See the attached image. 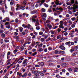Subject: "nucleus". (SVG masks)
Here are the masks:
<instances>
[{"instance_id": "nucleus-36", "label": "nucleus", "mask_w": 78, "mask_h": 78, "mask_svg": "<svg viewBox=\"0 0 78 78\" xmlns=\"http://www.w3.org/2000/svg\"><path fill=\"white\" fill-rule=\"evenodd\" d=\"M61 31V29L60 28H58L57 30V31H58V33H60V32Z\"/></svg>"}, {"instance_id": "nucleus-43", "label": "nucleus", "mask_w": 78, "mask_h": 78, "mask_svg": "<svg viewBox=\"0 0 78 78\" xmlns=\"http://www.w3.org/2000/svg\"><path fill=\"white\" fill-rule=\"evenodd\" d=\"M36 29L37 30H40L41 29V28L39 26L37 27L36 28Z\"/></svg>"}, {"instance_id": "nucleus-26", "label": "nucleus", "mask_w": 78, "mask_h": 78, "mask_svg": "<svg viewBox=\"0 0 78 78\" xmlns=\"http://www.w3.org/2000/svg\"><path fill=\"white\" fill-rule=\"evenodd\" d=\"M40 41L42 42H43L45 41V39L44 38H42L41 39Z\"/></svg>"}, {"instance_id": "nucleus-9", "label": "nucleus", "mask_w": 78, "mask_h": 78, "mask_svg": "<svg viewBox=\"0 0 78 78\" xmlns=\"http://www.w3.org/2000/svg\"><path fill=\"white\" fill-rule=\"evenodd\" d=\"M42 37H44V39H47V37H48V35H45L44 34H43L42 35Z\"/></svg>"}, {"instance_id": "nucleus-53", "label": "nucleus", "mask_w": 78, "mask_h": 78, "mask_svg": "<svg viewBox=\"0 0 78 78\" xmlns=\"http://www.w3.org/2000/svg\"><path fill=\"white\" fill-rule=\"evenodd\" d=\"M48 49L49 50H52V48H51V47H48Z\"/></svg>"}, {"instance_id": "nucleus-1", "label": "nucleus", "mask_w": 78, "mask_h": 78, "mask_svg": "<svg viewBox=\"0 0 78 78\" xmlns=\"http://www.w3.org/2000/svg\"><path fill=\"white\" fill-rule=\"evenodd\" d=\"M73 12L74 13L76 12V9H78V2L77 1L75 2L74 4L73 5Z\"/></svg>"}, {"instance_id": "nucleus-30", "label": "nucleus", "mask_w": 78, "mask_h": 78, "mask_svg": "<svg viewBox=\"0 0 78 78\" xmlns=\"http://www.w3.org/2000/svg\"><path fill=\"white\" fill-rule=\"evenodd\" d=\"M76 53L75 52L72 54V56H76Z\"/></svg>"}, {"instance_id": "nucleus-50", "label": "nucleus", "mask_w": 78, "mask_h": 78, "mask_svg": "<svg viewBox=\"0 0 78 78\" xmlns=\"http://www.w3.org/2000/svg\"><path fill=\"white\" fill-rule=\"evenodd\" d=\"M9 75V72H8L7 73H6V75H5V76H6V77H7V76H8V75Z\"/></svg>"}, {"instance_id": "nucleus-13", "label": "nucleus", "mask_w": 78, "mask_h": 78, "mask_svg": "<svg viewBox=\"0 0 78 78\" xmlns=\"http://www.w3.org/2000/svg\"><path fill=\"white\" fill-rule=\"evenodd\" d=\"M59 1H58V0H56L55 2V4L56 5H59Z\"/></svg>"}, {"instance_id": "nucleus-45", "label": "nucleus", "mask_w": 78, "mask_h": 78, "mask_svg": "<svg viewBox=\"0 0 78 78\" xmlns=\"http://www.w3.org/2000/svg\"><path fill=\"white\" fill-rule=\"evenodd\" d=\"M55 31H53L51 30V34H54V33H55Z\"/></svg>"}, {"instance_id": "nucleus-60", "label": "nucleus", "mask_w": 78, "mask_h": 78, "mask_svg": "<svg viewBox=\"0 0 78 78\" xmlns=\"http://www.w3.org/2000/svg\"><path fill=\"white\" fill-rule=\"evenodd\" d=\"M74 51V49H73V48L71 49L70 50V52H73V51Z\"/></svg>"}, {"instance_id": "nucleus-16", "label": "nucleus", "mask_w": 78, "mask_h": 78, "mask_svg": "<svg viewBox=\"0 0 78 78\" xmlns=\"http://www.w3.org/2000/svg\"><path fill=\"white\" fill-rule=\"evenodd\" d=\"M4 41L5 42H6V43L9 42V40H8V39H6V38L5 39Z\"/></svg>"}, {"instance_id": "nucleus-23", "label": "nucleus", "mask_w": 78, "mask_h": 78, "mask_svg": "<svg viewBox=\"0 0 78 78\" xmlns=\"http://www.w3.org/2000/svg\"><path fill=\"white\" fill-rule=\"evenodd\" d=\"M59 53H62V54H64L65 53V52L64 51H59Z\"/></svg>"}, {"instance_id": "nucleus-39", "label": "nucleus", "mask_w": 78, "mask_h": 78, "mask_svg": "<svg viewBox=\"0 0 78 78\" xmlns=\"http://www.w3.org/2000/svg\"><path fill=\"white\" fill-rule=\"evenodd\" d=\"M38 75H37V73H36L35 74V77H34V78H37V76Z\"/></svg>"}, {"instance_id": "nucleus-47", "label": "nucleus", "mask_w": 78, "mask_h": 78, "mask_svg": "<svg viewBox=\"0 0 78 78\" xmlns=\"http://www.w3.org/2000/svg\"><path fill=\"white\" fill-rule=\"evenodd\" d=\"M5 19L7 20V21H9V19L8 18V17H6Z\"/></svg>"}, {"instance_id": "nucleus-48", "label": "nucleus", "mask_w": 78, "mask_h": 78, "mask_svg": "<svg viewBox=\"0 0 78 78\" xmlns=\"http://www.w3.org/2000/svg\"><path fill=\"white\" fill-rule=\"evenodd\" d=\"M40 64L41 66H43L44 65V63L43 62H41L40 63Z\"/></svg>"}, {"instance_id": "nucleus-2", "label": "nucleus", "mask_w": 78, "mask_h": 78, "mask_svg": "<svg viewBox=\"0 0 78 78\" xmlns=\"http://www.w3.org/2000/svg\"><path fill=\"white\" fill-rule=\"evenodd\" d=\"M44 27L46 30H48L49 29H51L52 28V26L51 25H49V24H46V23H44Z\"/></svg>"}, {"instance_id": "nucleus-56", "label": "nucleus", "mask_w": 78, "mask_h": 78, "mask_svg": "<svg viewBox=\"0 0 78 78\" xmlns=\"http://www.w3.org/2000/svg\"><path fill=\"white\" fill-rule=\"evenodd\" d=\"M10 54H11V52H10V51H8L7 53V56H9V55H10Z\"/></svg>"}, {"instance_id": "nucleus-27", "label": "nucleus", "mask_w": 78, "mask_h": 78, "mask_svg": "<svg viewBox=\"0 0 78 78\" xmlns=\"http://www.w3.org/2000/svg\"><path fill=\"white\" fill-rule=\"evenodd\" d=\"M70 43H71V42H70V41H69L68 42H66V43L65 44L66 45H69V44H70Z\"/></svg>"}, {"instance_id": "nucleus-7", "label": "nucleus", "mask_w": 78, "mask_h": 78, "mask_svg": "<svg viewBox=\"0 0 78 78\" xmlns=\"http://www.w3.org/2000/svg\"><path fill=\"white\" fill-rule=\"evenodd\" d=\"M37 2L38 3H40V2H41L42 3H44L45 2V0H38Z\"/></svg>"}, {"instance_id": "nucleus-49", "label": "nucleus", "mask_w": 78, "mask_h": 78, "mask_svg": "<svg viewBox=\"0 0 78 78\" xmlns=\"http://www.w3.org/2000/svg\"><path fill=\"white\" fill-rule=\"evenodd\" d=\"M14 34L15 36H17V35H18V33L16 32H15Z\"/></svg>"}, {"instance_id": "nucleus-54", "label": "nucleus", "mask_w": 78, "mask_h": 78, "mask_svg": "<svg viewBox=\"0 0 78 78\" xmlns=\"http://www.w3.org/2000/svg\"><path fill=\"white\" fill-rule=\"evenodd\" d=\"M71 20H72V21H74V20H75V18L73 17L71 19Z\"/></svg>"}, {"instance_id": "nucleus-33", "label": "nucleus", "mask_w": 78, "mask_h": 78, "mask_svg": "<svg viewBox=\"0 0 78 78\" xmlns=\"http://www.w3.org/2000/svg\"><path fill=\"white\" fill-rule=\"evenodd\" d=\"M37 12V11L36 10H34L32 11V14H36Z\"/></svg>"}, {"instance_id": "nucleus-40", "label": "nucleus", "mask_w": 78, "mask_h": 78, "mask_svg": "<svg viewBox=\"0 0 78 78\" xmlns=\"http://www.w3.org/2000/svg\"><path fill=\"white\" fill-rule=\"evenodd\" d=\"M27 1L26 0H24L23 2V5H26V4H27Z\"/></svg>"}, {"instance_id": "nucleus-22", "label": "nucleus", "mask_w": 78, "mask_h": 78, "mask_svg": "<svg viewBox=\"0 0 78 78\" xmlns=\"http://www.w3.org/2000/svg\"><path fill=\"white\" fill-rule=\"evenodd\" d=\"M62 67H64V66H67V64L65 63L62 64Z\"/></svg>"}, {"instance_id": "nucleus-44", "label": "nucleus", "mask_w": 78, "mask_h": 78, "mask_svg": "<svg viewBox=\"0 0 78 78\" xmlns=\"http://www.w3.org/2000/svg\"><path fill=\"white\" fill-rule=\"evenodd\" d=\"M58 28V26H56L55 27H53L52 28V29L54 30H55V29H56V28Z\"/></svg>"}, {"instance_id": "nucleus-3", "label": "nucleus", "mask_w": 78, "mask_h": 78, "mask_svg": "<svg viewBox=\"0 0 78 78\" xmlns=\"http://www.w3.org/2000/svg\"><path fill=\"white\" fill-rule=\"evenodd\" d=\"M27 59H25L23 60V66H25L27 65Z\"/></svg>"}, {"instance_id": "nucleus-6", "label": "nucleus", "mask_w": 78, "mask_h": 78, "mask_svg": "<svg viewBox=\"0 0 78 78\" xmlns=\"http://www.w3.org/2000/svg\"><path fill=\"white\" fill-rule=\"evenodd\" d=\"M59 47L60 48H61L62 50H66V48H65V47L63 46L62 45L59 46Z\"/></svg>"}, {"instance_id": "nucleus-35", "label": "nucleus", "mask_w": 78, "mask_h": 78, "mask_svg": "<svg viewBox=\"0 0 78 78\" xmlns=\"http://www.w3.org/2000/svg\"><path fill=\"white\" fill-rule=\"evenodd\" d=\"M44 5L46 8H47V7H48V4H46V3H44Z\"/></svg>"}, {"instance_id": "nucleus-63", "label": "nucleus", "mask_w": 78, "mask_h": 78, "mask_svg": "<svg viewBox=\"0 0 78 78\" xmlns=\"http://www.w3.org/2000/svg\"><path fill=\"white\" fill-rule=\"evenodd\" d=\"M15 22L16 23H18V19L16 18L15 20Z\"/></svg>"}, {"instance_id": "nucleus-37", "label": "nucleus", "mask_w": 78, "mask_h": 78, "mask_svg": "<svg viewBox=\"0 0 78 78\" xmlns=\"http://www.w3.org/2000/svg\"><path fill=\"white\" fill-rule=\"evenodd\" d=\"M61 37V35H59L57 37V39H59Z\"/></svg>"}, {"instance_id": "nucleus-29", "label": "nucleus", "mask_w": 78, "mask_h": 78, "mask_svg": "<svg viewBox=\"0 0 78 78\" xmlns=\"http://www.w3.org/2000/svg\"><path fill=\"white\" fill-rule=\"evenodd\" d=\"M75 62L76 63L78 64V58L76 59L75 60Z\"/></svg>"}, {"instance_id": "nucleus-52", "label": "nucleus", "mask_w": 78, "mask_h": 78, "mask_svg": "<svg viewBox=\"0 0 78 78\" xmlns=\"http://www.w3.org/2000/svg\"><path fill=\"white\" fill-rule=\"evenodd\" d=\"M71 27H72V28H74V27H75V25L74 24H72L71 25Z\"/></svg>"}, {"instance_id": "nucleus-61", "label": "nucleus", "mask_w": 78, "mask_h": 78, "mask_svg": "<svg viewBox=\"0 0 78 78\" xmlns=\"http://www.w3.org/2000/svg\"><path fill=\"white\" fill-rule=\"evenodd\" d=\"M34 34L35 35H37V32L34 31Z\"/></svg>"}, {"instance_id": "nucleus-42", "label": "nucleus", "mask_w": 78, "mask_h": 78, "mask_svg": "<svg viewBox=\"0 0 78 78\" xmlns=\"http://www.w3.org/2000/svg\"><path fill=\"white\" fill-rule=\"evenodd\" d=\"M31 37H27V39L29 41H30V39H31Z\"/></svg>"}, {"instance_id": "nucleus-57", "label": "nucleus", "mask_w": 78, "mask_h": 78, "mask_svg": "<svg viewBox=\"0 0 78 78\" xmlns=\"http://www.w3.org/2000/svg\"><path fill=\"white\" fill-rule=\"evenodd\" d=\"M5 8L6 9H8V7H7V5L6 4H5Z\"/></svg>"}, {"instance_id": "nucleus-14", "label": "nucleus", "mask_w": 78, "mask_h": 78, "mask_svg": "<svg viewBox=\"0 0 78 78\" xmlns=\"http://www.w3.org/2000/svg\"><path fill=\"white\" fill-rule=\"evenodd\" d=\"M13 46L14 47H16V49H19V48L20 47V46H15L13 44Z\"/></svg>"}, {"instance_id": "nucleus-41", "label": "nucleus", "mask_w": 78, "mask_h": 78, "mask_svg": "<svg viewBox=\"0 0 78 78\" xmlns=\"http://www.w3.org/2000/svg\"><path fill=\"white\" fill-rule=\"evenodd\" d=\"M59 10H60L61 12H62L63 11V9L60 7L59 8Z\"/></svg>"}, {"instance_id": "nucleus-34", "label": "nucleus", "mask_w": 78, "mask_h": 78, "mask_svg": "<svg viewBox=\"0 0 78 78\" xmlns=\"http://www.w3.org/2000/svg\"><path fill=\"white\" fill-rule=\"evenodd\" d=\"M37 54V52H34L33 54H32V56H35V55H36Z\"/></svg>"}, {"instance_id": "nucleus-31", "label": "nucleus", "mask_w": 78, "mask_h": 78, "mask_svg": "<svg viewBox=\"0 0 78 78\" xmlns=\"http://www.w3.org/2000/svg\"><path fill=\"white\" fill-rule=\"evenodd\" d=\"M59 24H60V25H63V21L62 20V21H60Z\"/></svg>"}, {"instance_id": "nucleus-58", "label": "nucleus", "mask_w": 78, "mask_h": 78, "mask_svg": "<svg viewBox=\"0 0 78 78\" xmlns=\"http://www.w3.org/2000/svg\"><path fill=\"white\" fill-rule=\"evenodd\" d=\"M11 59H9L7 60V62H9H9L11 61Z\"/></svg>"}, {"instance_id": "nucleus-46", "label": "nucleus", "mask_w": 78, "mask_h": 78, "mask_svg": "<svg viewBox=\"0 0 78 78\" xmlns=\"http://www.w3.org/2000/svg\"><path fill=\"white\" fill-rule=\"evenodd\" d=\"M39 34L40 36H41V35H42V34H43V32H40L39 33Z\"/></svg>"}, {"instance_id": "nucleus-38", "label": "nucleus", "mask_w": 78, "mask_h": 78, "mask_svg": "<svg viewBox=\"0 0 78 78\" xmlns=\"http://www.w3.org/2000/svg\"><path fill=\"white\" fill-rule=\"evenodd\" d=\"M68 23L70 24V25H72V22L71 20H69Z\"/></svg>"}, {"instance_id": "nucleus-19", "label": "nucleus", "mask_w": 78, "mask_h": 78, "mask_svg": "<svg viewBox=\"0 0 78 78\" xmlns=\"http://www.w3.org/2000/svg\"><path fill=\"white\" fill-rule=\"evenodd\" d=\"M20 6L18 5L17 6V8H16V11H19L20 9Z\"/></svg>"}, {"instance_id": "nucleus-51", "label": "nucleus", "mask_w": 78, "mask_h": 78, "mask_svg": "<svg viewBox=\"0 0 78 78\" xmlns=\"http://www.w3.org/2000/svg\"><path fill=\"white\" fill-rule=\"evenodd\" d=\"M35 38H36V36L35 35H34L32 37V39H34Z\"/></svg>"}, {"instance_id": "nucleus-24", "label": "nucleus", "mask_w": 78, "mask_h": 78, "mask_svg": "<svg viewBox=\"0 0 78 78\" xmlns=\"http://www.w3.org/2000/svg\"><path fill=\"white\" fill-rule=\"evenodd\" d=\"M43 70V72H44V73H45L46 72H47V69H45V68H44L42 69Z\"/></svg>"}, {"instance_id": "nucleus-8", "label": "nucleus", "mask_w": 78, "mask_h": 78, "mask_svg": "<svg viewBox=\"0 0 78 78\" xmlns=\"http://www.w3.org/2000/svg\"><path fill=\"white\" fill-rule=\"evenodd\" d=\"M37 17V16L36 15H34L32 17V21H34V22L36 21V20L34 19L36 18Z\"/></svg>"}, {"instance_id": "nucleus-25", "label": "nucleus", "mask_w": 78, "mask_h": 78, "mask_svg": "<svg viewBox=\"0 0 78 78\" xmlns=\"http://www.w3.org/2000/svg\"><path fill=\"white\" fill-rule=\"evenodd\" d=\"M43 16L45 18H46L47 17V14L45 13H44L43 14Z\"/></svg>"}, {"instance_id": "nucleus-18", "label": "nucleus", "mask_w": 78, "mask_h": 78, "mask_svg": "<svg viewBox=\"0 0 78 78\" xmlns=\"http://www.w3.org/2000/svg\"><path fill=\"white\" fill-rule=\"evenodd\" d=\"M74 71L75 72H77V70H78V68H76V67L75 68H74Z\"/></svg>"}, {"instance_id": "nucleus-12", "label": "nucleus", "mask_w": 78, "mask_h": 78, "mask_svg": "<svg viewBox=\"0 0 78 78\" xmlns=\"http://www.w3.org/2000/svg\"><path fill=\"white\" fill-rule=\"evenodd\" d=\"M39 21H38V20H37L35 23V26L36 27H37V26H39Z\"/></svg>"}, {"instance_id": "nucleus-64", "label": "nucleus", "mask_w": 78, "mask_h": 78, "mask_svg": "<svg viewBox=\"0 0 78 78\" xmlns=\"http://www.w3.org/2000/svg\"><path fill=\"white\" fill-rule=\"evenodd\" d=\"M1 28H2L3 29H4L3 25L2 24L1 25Z\"/></svg>"}, {"instance_id": "nucleus-59", "label": "nucleus", "mask_w": 78, "mask_h": 78, "mask_svg": "<svg viewBox=\"0 0 78 78\" xmlns=\"http://www.w3.org/2000/svg\"><path fill=\"white\" fill-rule=\"evenodd\" d=\"M66 17L69 18L70 17V15L69 14H67L66 15Z\"/></svg>"}, {"instance_id": "nucleus-55", "label": "nucleus", "mask_w": 78, "mask_h": 78, "mask_svg": "<svg viewBox=\"0 0 78 78\" xmlns=\"http://www.w3.org/2000/svg\"><path fill=\"white\" fill-rule=\"evenodd\" d=\"M75 3V0H72L71 3L72 4H73Z\"/></svg>"}, {"instance_id": "nucleus-32", "label": "nucleus", "mask_w": 78, "mask_h": 78, "mask_svg": "<svg viewBox=\"0 0 78 78\" xmlns=\"http://www.w3.org/2000/svg\"><path fill=\"white\" fill-rule=\"evenodd\" d=\"M20 48L21 51H23L24 50V47L23 46L21 47Z\"/></svg>"}, {"instance_id": "nucleus-5", "label": "nucleus", "mask_w": 78, "mask_h": 78, "mask_svg": "<svg viewBox=\"0 0 78 78\" xmlns=\"http://www.w3.org/2000/svg\"><path fill=\"white\" fill-rule=\"evenodd\" d=\"M74 43L75 44H77L78 41V37H76L74 38Z\"/></svg>"}, {"instance_id": "nucleus-11", "label": "nucleus", "mask_w": 78, "mask_h": 78, "mask_svg": "<svg viewBox=\"0 0 78 78\" xmlns=\"http://www.w3.org/2000/svg\"><path fill=\"white\" fill-rule=\"evenodd\" d=\"M59 28H61L62 29H64V27L63 26V24H60L59 25Z\"/></svg>"}, {"instance_id": "nucleus-62", "label": "nucleus", "mask_w": 78, "mask_h": 78, "mask_svg": "<svg viewBox=\"0 0 78 78\" xmlns=\"http://www.w3.org/2000/svg\"><path fill=\"white\" fill-rule=\"evenodd\" d=\"M3 43V40L2 39L1 40V43L2 44Z\"/></svg>"}, {"instance_id": "nucleus-15", "label": "nucleus", "mask_w": 78, "mask_h": 78, "mask_svg": "<svg viewBox=\"0 0 78 78\" xmlns=\"http://www.w3.org/2000/svg\"><path fill=\"white\" fill-rule=\"evenodd\" d=\"M31 27V25L30 24H28V25H26V27H25V28H30Z\"/></svg>"}, {"instance_id": "nucleus-20", "label": "nucleus", "mask_w": 78, "mask_h": 78, "mask_svg": "<svg viewBox=\"0 0 78 78\" xmlns=\"http://www.w3.org/2000/svg\"><path fill=\"white\" fill-rule=\"evenodd\" d=\"M42 51H43V49L42 48H40L38 49V51L39 52H41Z\"/></svg>"}, {"instance_id": "nucleus-21", "label": "nucleus", "mask_w": 78, "mask_h": 78, "mask_svg": "<svg viewBox=\"0 0 78 78\" xmlns=\"http://www.w3.org/2000/svg\"><path fill=\"white\" fill-rule=\"evenodd\" d=\"M18 51V50H17V49H15L13 51V53H14V54H16V53H17Z\"/></svg>"}, {"instance_id": "nucleus-28", "label": "nucleus", "mask_w": 78, "mask_h": 78, "mask_svg": "<svg viewBox=\"0 0 78 78\" xmlns=\"http://www.w3.org/2000/svg\"><path fill=\"white\" fill-rule=\"evenodd\" d=\"M41 11L43 12H45V9L44 8H42Z\"/></svg>"}, {"instance_id": "nucleus-17", "label": "nucleus", "mask_w": 78, "mask_h": 78, "mask_svg": "<svg viewBox=\"0 0 78 78\" xmlns=\"http://www.w3.org/2000/svg\"><path fill=\"white\" fill-rule=\"evenodd\" d=\"M69 35L71 37H73L74 36V35L72 34V33H69Z\"/></svg>"}, {"instance_id": "nucleus-4", "label": "nucleus", "mask_w": 78, "mask_h": 78, "mask_svg": "<svg viewBox=\"0 0 78 78\" xmlns=\"http://www.w3.org/2000/svg\"><path fill=\"white\" fill-rule=\"evenodd\" d=\"M16 2H15L14 0H11V2H10V4L11 6H12L13 5H16Z\"/></svg>"}, {"instance_id": "nucleus-10", "label": "nucleus", "mask_w": 78, "mask_h": 78, "mask_svg": "<svg viewBox=\"0 0 78 78\" xmlns=\"http://www.w3.org/2000/svg\"><path fill=\"white\" fill-rule=\"evenodd\" d=\"M20 33H22L23 31V28L22 27H20L18 28Z\"/></svg>"}]
</instances>
